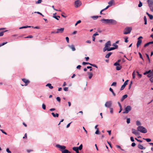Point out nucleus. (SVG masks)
<instances>
[{
	"mask_svg": "<svg viewBox=\"0 0 153 153\" xmlns=\"http://www.w3.org/2000/svg\"><path fill=\"white\" fill-rule=\"evenodd\" d=\"M100 21L102 23L106 24L115 25L117 24L116 20L113 19H102Z\"/></svg>",
	"mask_w": 153,
	"mask_h": 153,
	"instance_id": "1",
	"label": "nucleus"
},
{
	"mask_svg": "<svg viewBox=\"0 0 153 153\" xmlns=\"http://www.w3.org/2000/svg\"><path fill=\"white\" fill-rule=\"evenodd\" d=\"M137 131H140L141 132L145 133L147 132L146 129L144 127L142 126H139L137 128Z\"/></svg>",
	"mask_w": 153,
	"mask_h": 153,
	"instance_id": "2",
	"label": "nucleus"
},
{
	"mask_svg": "<svg viewBox=\"0 0 153 153\" xmlns=\"http://www.w3.org/2000/svg\"><path fill=\"white\" fill-rule=\"evenodd\" d=\"M132 30L131 27H126L124 29L123 33L124 34H127L130 33Z\"/></svg>",
	"mask_w": 153,
	"mask_h": 153,
	"instance_id": "3",
	"label": "nucleus"
},
{
	"mask_svg": "<svg viewBox=\"0 0 153 153\" xmlns=\"http://www.w3.org/2000/svg\"><path fill=\"white\" fill-rule=\"evenodd\" d=\"M111 45V42L110 41H108L105 44V46L103 48V52L107 50L106 49H108Z\"/></svg>",
	"mask_w": 153,
	"mask_h": 153,
	"instance_id": "4",
	"label": "nucleus"
},
{
	"mask_svg": "<svg viewBox=\"0 0 153 153\" xmlns=\"http://www.w3.org/2000/svg\"><path fill=\"white\" fill-rule=\"evenodd\" d=\"M56 147L60 149V150L62 152V151L64 150L66 148V146H65L60 145L59 144H57L56 145Z\"/></svg>",
	"mask_w": 153,
	"mask_h": 153,
	"instance_id": "5",
	"label": "nucleus"
},
{
	"mask_svg": "<svg viewBox=\"0 0 153 153\" xmlns=\"http://www.w3.org/2000/svg\"><path fill=\"white\" fill-rule=\"evenodd\" d=\"M131 110V107L130 105H128L125 108V111H123V114H127L129 111Z\"/></svg>",
	"mask_w": 153,
	"mask_h": 153,
	"instance_id": "6",
	"label": "nucleus"
},
{
	"mask_svg": "<svg viewBox=\"0 0 153 153\" xmlns=\"http://www.w3.org/2000/svg\"><path fill=\"white\" fill-rule=\"evenodd\" d=\"M74 4L75 7L77 8L82 5V3L80 0H77L75 2Z\"/></svg>",
	"mask_w": 153,
	"mask_h": 153,
	"instance_id": "7",
	"label": "nucleus"
},
{
	"mask_svg": "<svg viewBox=\"0 0 153 153\" xmlns=\"http://www.w3.org/2000/svg\"><path fill=\"white\" fill-rule=\"evenodd\" d=\"M112 102L111 101L106 102L105 104V107L108 108H110L112 105Z\"/></svg>",
	"mask_w": 153,
	"mask_h": 153,
	"instance_id": "8",
	"label": "nucleus"
},
{
	"mask_svg": "<svg viewBox=\"0 0 153 153\" xmlns=\"http://www.w3.org/2000/svg\"><path fill=\"white\" fill-rule=\"evenodd\" d=\"M64 28H58L56 29V33H62L64 31Z\"/></svg>",
	"mask_w": 153,
	"mask_h": 153,
	"instance_id": "9",
	"label": "nucleus"
},
{
	"mask_svg": "<svg viewBox=\"0 0 153 153\" xmlns=\"http://www.w3.org/2000/svg\"><path fill=\"white\" fill-rule=\"evenodd\" d=\"M22 81L25 83V86H26L27 85V84L30 82V81L27 79H22Z\"/></svg>",
	"mask_w": 153,
	"mask_h": 153,
	"instance_id": "10",
	"label": "nucleus"
},
{
	"mask_svg": "<svg viewBox=\"0 0 153 153\" xmlns=\"http://www.w3.org/2000/svg\"><path fill=\"white\" fill-rule=\"evenodd\" d=\"M68 46L71 49L72 51H74L76 50V49L74 47V46L73 45H68Z\"/></svg>",
	"mask_w": 153,
	"mask_h": 153,
	"instance_id": "11",
	"label": "nucleus"
},
{
	"mask_svg": "<svg viewBox=\"0 0 153 153\" xmlns=\"http://www.w3.org/2000/svg\"><path fill=\"white\" fill-rule=\"evenodd\" d=\"M142 42V41L141 39H138L137 42V48L140 45Z\"/></svg>",
	"mask_w": 153,
	"mask_h": 153,
	"instance_id": "12",
	"label": "nucleus"
},
{
	"mask_svg": "<svg viewBox=\"0 0 153 153\" xmlns=\"http://www.w3.org/2000/svg\"><path fill=\"white\" fill-rule=\"evenodd\" d=\"M73 150L75 151L76 153H79V149H78V148L76 147H73L72 148Z\"/></svg>",
	"mask_w": 153,
	"mask_h": 153,
	"instance_id": "13",
	"label": "nucleus"
},
{
	"mask_svg": "<svg viewBox=\"0 0 153 153\" xmlns=\"http://www.w3.org/2000/svg\"><path fill=\"white\" fill-rule=\"evenodd\" d=\"M132 133L135 135H137L138 134V132L135 129L132 128Z\"/></svg>",
	"mask_w": 153,
	"mask_h": 153,
	"instance_id": "14",
	"label": "nucleus"
},
{
	"mask_svg": "<svg viewBox=\"0 0 153 153\" xmlns=\"http://www.w3.org/2000/svg\"><path fill=\"white\" fill-rule=\"evenodd\" d=\"M147 1L148 2L149 6L153 5V0H148Z\"/></svg>",
	"mask_w": 153,
	"mask_h": 153,
	"instance_id": "15",
	"label": "nucleus"
},
{
	"mask_svg": "<svg viewBox=\"0 0 153 153\" xmlns=\"http://www.w3.org/2000/svg\"><path fill=\"white\" fill-rule=\"evenodd\" d=\"M99 35V34L97 33V32H96L95 33H94L93 36H92V40L93 41H95V36H98Z\"/></svg>",
	"mask_w": 153,
	"mask_h": 153,
	"instance_id": "16",
	"label": "nucleus"
},
{
	"mask_svg": "<svg viewBox=\"0 0 153 153\" xmlns=\"http://www.w3.org/2000/svg\"><path fill=\"white\" fill-rule=\"evenodd\" d=\"M87 74L89 75V76H88L89 78V79H91L93 76V74L91 72H87Z\"/></svg>",
	"mask_w": 153,
	"mask_h": 153,
	"instance_id": "17",
	"label": "nucleus"
},
{
	"mask_svg": "<svg viewBox=\"0 0 153 153\" xmlns=\"http://www.w3.org/2000/svg\"><path fill=\"white\" fill-rule=\"evenodd\" d=\"M137 147L138 148L141 149H146L145 147H144L143 146L140 144H138Z\"/></svg>",
	"mask_w": 153,
	"mask_h": 153,
	"instance_id": "18",
	"label": "nucleus"
},
{
	"mask_svg": "<svg viewBox=\"0 0 153 153\" xmlns=\"http://www.w3.org/2000/svg\"><path fill=\"white\" fill-rule=\"evenodd\" d=\"M128 97V95L127 94H125L124 95L121 99V102L123 101L126 98Z\"/></svg>",
	"mask_w": 153,
	"mask_h": 153,
	"instance_id": "19",
	"label": "nucleus"
},
{
	"mask_svg": "<svg viewBox=\"0 0 153 153\" xmlns=\"http://www.w3.org/2000/svg\"><path fill=\"white\" fill-rule=\"evenodd\" d=\"M101 16H93L91 17V18L93 19L94 20L97 19L99 17H101Z\"/></svg>",
	"mask_w": 153,
	"mask_h": 153,
	"instance_id": "20",
	"label": "nucleus"
},
{
	"mask_svg": "<svg viewBox=\"0 0 153 153\" xmlns=\"http://www.w3.org/2000/svg\"><path fill=\"white\" fill-rule=\"evenodd\" d=\"M62 153H71V152L67 149H65L64 150L62 151Z\"/></svg>",
	"mask_w": 153,
	"mask_h": 153,
	"instance_id": "21",
	"label": "nucleus"
},
{
	"mask_svg": "<svg viewBox=\"0 0 153 153\" xmlns=\"http://www.w3.org/2000/svg\"><path fill=\"white\" fill-rule=\"evenodd\" d=\"M46 86L48 87L50 89H52L53 88V87L51 86V84L50 83H48L46 85Z\"/></svg>",
	"mask_w": 153,
	"mask_h": 153,
	"instance_id": "22",
	"label": "nucleus"
},
{
	"mask_svg": "<svg viewBox=\"0 0 153 153\" xmlns=\"http://www.w3.org/2000/svg\"><path fill=\"white\" fill-rule=\"evenodd\" d=\"M51 114L54 117H58L59 116V114H58L56 113V114H55L53 112Z\"/></svg>",
	"mask_w": 153,
	"mask_h": 153,
	"instance_id": "23",
	"label": "nucleus"
},
{
	"mask_svg": "<svg viewBox=\"0 0 153 153\" xmlns=\"http://www.w3.org/2000/svg\"><path fill=\"white\" fill-rule=\"evenodd\" d=\"M116 49V48H114V47H111V48H109L107 49H106L107 50L106 51H110L112 50H114V49Z\"/></svg>",
	"mask_w": 153,
	"mask_h": 153,
	"instance_id": "24",
	"label": "nucleus"
},
{
	"mask_svg": "<svg viewBox=\"0 0 153 153\" xmlns=\"http://www.w3.org/2000/svg\"><path fill=\"white\" fill-rule=\"evenodd\" d=\"M112 54V53L111 52L109 53L106 55L105 56V57L106 58H108Z\"/></svg>",
	"mask_w": 153,
	"mask_h": 153,
	"instance_id": "25",
	"label": "nucleus"
},
{
	"mask_svg": "<svg viewBox=\"0 0 153 153\" xmlns=\"http://www.w3.org/2000/svg\"><path fill=\"white\" fill-rule=\"evenodd\" d=\"M109 90L111 92H112L114 96H116V94L114 93L113 91V90L111 88H109Z\"/></svg>",
	"mask_w": 153,
	"mask_h": 153,
	"instance_id": "26",
	"label": "nucleus"
},
{
	"mask_svg": "<svg viewBox=\"0 0 153 153\" xmlns=\"http://www.w3.org/2000/svg\"><path fill=\"white\" fill-rule=\"evenodd\" d=\"M122 68V66L120 65L119 66H117L116 68V70L119 71Z\"/></svg>",
	"mask_w": 153,
	"mask_h": 153,
	"instance_id": "27",
	"label": "nucleus"
},
{
	"mask_svg": "<svg viewBox=\"0 0 153 153\" xmlns=\"http://www.w3.org/2000/svg\"><path fill=\"white\" fill-rule=\"evenodd\" d=\"M114 1V0H111L108 2V4H109V5L110 6V7L112 5Z\"/></svg>",
	"mask_w": 153,
	"mask_h": 153,
	"instance_id": "28",
	"label": "nucleus"
},
{
	"mask_svg": "<svg viewBox=\"0 0 153 153\" xmlns=\"http://www.w3.org/2000/svg\"><path fill=\"white\" fill-rule=\"evenodd\" d=\"M151 72V70H150L148 71H146L143 73L144 75H146L148 74H149Z\"/></svg>",
	"mask_w": 153,
	"mask_h": 153,
	"instance_id": "29",
	"label": "nucleus"
},
{
	"mask_svg": "<svg viewBox=\"0 0 153 153\" xmlns=\"http://www.w3.org/2000/svg\"><path fill=\"white\" fill-rule=\"evenodd\" d=\"M7 30H5L4 31H3L1 32H0V36H2L4 35V33L5 32L7 31Z\"/></svg>",
	"mask_w": 153,
	"mask_h": 153,
	"instance_id": "30",
	"label": "nucleus"
},
{
	"mask_svg": "<svg viewBox=\"0 0 153 153\" xmlns=\"http://www.w3.org/2000/svg\"><path fill=\"white\" fill-rule=\"evenodd\" d=\"M31 26H24L22 27H21L19 28V29H22L23 28H26L27 27H31Z\"/></svg>",
	"mask_w": 153,
	"mask_h": 153,
	"instance_id": "31",
	"label": "nucleus"
},
{
	"mask_svg": "<svg viewBox=\"0 0 153 153\" xmlns=\"http://www.w3.org/2000/svg\"><path fill=\"white\" fill-rule=\"evenodd\" d=\"M144 24L146 25L147 24V20L146 16H144Z\"/></svg>",
	"mask_w": 153,
	"mask_h": 153,
	"instance_id": "32",
	"label": "nucleus"
},
{
	"mask_svg": "<svg viewBox=\"0 0 153 153\" xmlns=\"http://www.w3.org/2000/svg\"><path fill=\"white\" fill-rule=\"evenodd\" d=\"M82 145L81 144L79 147H76L78 148V149L80 150H81L82 149Z\"/></svg>",
	"mask_w": 153,
	"mask_h": 153,
	"instance_id": "33",
	"label": "nucleus"
},
{
	"mask_svg": "<svg viewBox=\"0 0 153 153\" xmlns=\"http://www.w3.org/2000/svg\"><path fill=\"white\" fill-rule=\"evenodd\" d=\"M143 139L144 140H146L148 142H150L151 140V139H150V138H143Z\"/></svg>",
	"mask_w": 153,
	"mask_h": 153,
	"instance_id": "34",
	"label": "nucleus"
},
{
	"mask_svg": "<svg viewBox=\"0 0 153 153\" xmlns=\"http://www.w3.org/2000/svg\"><path fill=\"white\" fill-rule=\"evenodd\" d=\"M141 123L139 121H136V125L138 126H140L141 125Z\"/></svg>",
	"mask_w": 153,
	"mask_h": 153,
	"instance_id": "35",
	"label": "nucleus"
},
{
	"mask_svg": "<svg viewBox=\"0 0 153 153\" xmlns=\"http://www.w3.org/2000/svg\"><path fill=\"white\" fill-rule=\"evenodd\" d=\"M146 55L147 58V59H148L149 63H150V60L149 55L147 53H146Z\"/></svg>",
	"mask_w": 153,
	"mask_h": 153,
	"instance_id": "36",
	"label": "nucleus"
},
{
	"mask_svg": "<svg viewBox=\"0 0 153 153\" xmlns=\"http://www.w3.org/2000/svg\"><path fill=\"white\" fill-rule=\"evenodd\" d=\"M82 64L83 65H90V63L88 62H83L82 63Z\"/></svg>",
	"mask_w": 153,
	"mask_h": 153,
	"instance_id": "37",
	"label": "nucleus"
},
{
	"mask_svg": "<svg viewBox=\"0 0 153 153\" xmlns=\"http://www.w3.org/2000/svg\"><path fill=\"white\" fill-rule=\"evenodd\" d=\"M153 74H152L151 73H150L147 75V77L149 78H151L152 77V76H153Z\"/></svg>",
	"mask_w": 153,
	"mask_h": 153,
	"instance_id": "38",
	"label": "nucleus"
},
{
	"mask_svg": "<svg viewBox=\"0 0 153 153\" xmlns=\"http://www.w3.org/2000/svg\"><path fill=\"white\" fill-rule=\"evenodd\" d=\"M60 17V16H56L54 15V16H53V17H54V18H55L56 19V20H59V18Z\"/></svg>",
	"mask_w": 153,
	"mask_h": 153,
	"instance_id": "39",
	"label": "nucleus"
},
{
	"mask_svg": "<svg viewBox=\"0 0 153 153\" xmlns=\"http://www.w3.org/2000/svg\"><path fill=\"white\" fill-rule=\"evenodd\" d=\"M112 46H114V48H116V49L118 48V46L116 44V43H114L112 44Z\"/></svg>",
	"mask_w": 153,
	"mask_h": 153,
	"instance_id": "40",
	"label": "nucleus"
},
{
	"mask_svg": "<svg viewBox=\"0 0 153 153\" xmlns=\"http://www.w3.org/2000/svg\"><path fill=\"white\" fill-rule=\"evenodd\" d=\"M126 85H125L124 84H123L122 86L120 88V90H123L125 87Z\"/></svg>",
	"mask_w": 153,
	"mask_h": 153,
	"instance_id": "41",
	"label": "nucleus"
},
{
	"mask_svg": "<svg viewBox=\"0 0 153 153\" xmlns=\"http://www.w3.org/2000/svg\"><path fill=\"white\" fill-rule=\"evenodd\" d=\"M7 43V42H3V43H1L0 44V47H1L2 46H3V45H5V44H6Z\"/></svg>",
	"mask_w": 153,
	"mask_h": 153,
	"instance_id": "42",
	"label": "nucleus"
},
{
	"mask_svg": "<svg viewBox=\"0 0 153 153\" xmlns=\"http://www.w3.org/2000/svg\"><path fill=\"white\" fill-rule=\"evenodd\" d=\"M90 65L91 66H92L93 67H95L97 68L98 67H97V65L94 64H91V63H90Z\"/></svg>",
	"mask_w": 153,
	"mask_h": 153,
	"instance_id": "43",
	"label": "nucleus"
},
{
	"mask_svg": "<svg viewBox=\"0 0 153 153\" xmlns=\"http://www.w3.org/2000/svg\"><path fill=\"white\" fill-rule=\"evenodd\" d=\"M132 77L133 79L135 78V71H134L132 74Z\"/></svg>",
	"mask_w": 153,
	"mask_h": 153,
	"instance_id": "44",
	"label": "nucleus"
},
{
	"mask_svg": "<svg viewBox=\"0 0 153 153\" xmlns=\"http://www.w3.org/2000/svg\"><path fill=\"white\" fill-rule=\"evenodd\" d=\"M100 131L98 130V128H97V130L96 131L95 133L97 134H100Z\"/></svg>",
	"mask_w": 153,
	"mask_h": 153,
	"instance_id": "45",
	"label": "nucleus"
},
{
	"mask_svg": "<svg viewBox=\"0 0 153 153\" xmlns=\"http://www.w3.org/2000/svg\"><path fill=\"white\" fill-rule=\"evenodd\" d=\"M149 7H150L151 11L153 12V5H152L151 6Z\"/></svg>",
	"mask_w": 153,
	"mask_h": 153,
	"instance_id": "46",
	"label": "nucleus"
},
{
	"mask_svg": "<svg viewBox=\"0 0 153 153\" xmlns=\"http://www.w3.org/2000/svg\"><path fill=\"white\" fill-rule=\"evenodd\" d=\"M42 107L43 109L45 110L46 109V105L44 104H42Z\"/></svg>",
	"mask_w": 153,
	"mask_h": 153,
	"instance_id": "47",
	"label": "nucleus"
},
{
	"mask_svg": "<svg viewBox=\"0 0 153 153\" xmlns=\"http://www.w3.org/2000/svg\"><path fill=\"white\" fill-rule=\"evenodd\" d=\"M142 6V3L140 1H139V3L138 5V7H141Z\"/></svg>",
	"mask_w": 153,
	"mask_h": 153,
	"instance_id": "48",
	"label": "nucleus"
},
{
	"mask_svg": "<svg viewBox=\"0 0 153 153\" xmlns=\"http://www.w3.org/2000/svg\"><path fill=\"white\" fill-rule=\"evenodd\" d=\"M42 1V0H38L37 1H36V4H39L41 3Z\"/></svg>",
	"mask_w": 153,
	"mask_h": 153,
	"instance_id": "49",
	"label": "nucleus"
},
{
	"mask_svg": "<svg viewBox=\"0 0 153 153\" xmlns=\"http://www.w3.org/2000/svg\"><path fill=\"white\" fill-rule=\"evenodd\" d=\"M116 84H117V82H113L112 83V84L111 85V86H116Z\"/></svg>",
	"mask_w": 153,
	"mask_h": 153,
	"instance_id": "50",
	"label": "nucleus"
},
{
	"mask_svg": "<svg viewBox=\"0 0 153 153\" xmlns=\"http://www.w3.org/2000/svg\"><path fill=\"white\" fill-rule=\"evenodd\" d=\"M136 73H137V75H138V76H139V77H140V78H141L142 76V75L141 74H140L139 73V72L138 71H137L136 72Z\"/></svg>",
	"mask_w": 153,
	"mask_h": 153,
	"instance_id": "51",
	"label": "nucleus"
},
{
	"mask_svg": "<svg viewBox=\"0 0 153 153\" xmlns=\"http://www.w3.org/2000/svg\"><path fill=\"white\" fill-rule=\"evenodd\" d=\"M139 54L140 56V57L143 60V59L142 57V55L139 52Z\"/></svg>",
	"mask_w": 153,
	"mask_h": 153,
	"instance_id": "52",
	"label": "nucleus"
},
{
	"mask_svg": "<svg viewBox=\"0 0 153 153\" xmlns=\"http://www.w3.org/2000/svg\"><path fill=\"white\" fill-rule=\"evenodd\" d=\"M81 21L80 20H78V21H77V22L76 23V24H75V26H76L78 24H79L80 23H81Z\"/></svg>",
	"mask_w": 153,
	"mask_h": 153,
	"instance_id": "53",
	"label": "nucleus"
},
{
	"mask_svg": "<svg viewBox=\"0 0 153 153\" xmlns=\"http://www.w3.org/2000/svg\"><path fill=\"white\" fill-rule=\"evenodd\" d=\"M116 147H117V148H119V149H120L121 150H122V151H124V149H122L121 148V147H120V146H119V145H117V146H116Z\"/></svg>",
	"mask_w": 153,
	"mask_h": 153,
	"instance_id": "54",
	"label": "nucleus"
},
{
	"mask_svg": "<svg viewBox=\"0 0 153 153\" xmlns=\"http://www.w3.org/2000/svg\"><path fill=\"white\" fill-rule=\"evenodd\" d=\"M6 151L8 153H11V151L9 150V149L8 148H7Z\"/></svg>",
	"mask_w": 153,
	"mask_h": 153,
	"instance_id": "55",
	"label": "nucleus"
},
{
	"mask_svg": "<svg viewBox=\"0 0 153 153\" xmlns=\"http://www.w3.org/2000/svg\"><path fill=\"white\" fill-rule=\"evenodd\" d=\"M56 99L59 102H60L61 101L60 98L59 97H57L56 98Z\"/></svg>",
	"mask_w": 153,
	"mask_h": 153,
	"instance_id": "56",
	"label": "nucleus"
},
{
	"mask_svg": "<svg viewBox=\"0 0 153 153\" xmlns=\"http://www.w3.org/2000/svg\"><path fill=\"white\" fill-rule=\"evenodd\" d=\"M148 16L149 17V19H150L152 20V19H153V15H151V14H150Z\"/></svg>",
	"mask_w": 153,
	"mask_h": 153,
	"instance_id": "57",
	"label": "nucleus"
},
{
	"mask_svg": "<svg viewBox=\"0 0 153 153\" xmlns=\"http://www.w3.org/2000/svg\"><path fill=\"white\" fill-rule=\"evenodd\" d=\"M120 64L119 63H118V62H115L114 64V65L116 66H117L120 65Z\"/></svg>",
	"mask_w": 153,
	"mask_h": 153,
	"instance_id": "58",
	"label": "nucleus"
},
{
	"mask_svg": "<svg viewBox=\"0 0 153 153\" xmlns=\"http://www.w3.org/2000/svg\"><path fill=\"white\" fill-rule=\"evenodd\" d=\"M0 131H1L2 133L5 134V135L7 134V133L6 132L4 131L3 130L0 129Z\"/></svg>",
	"mask_w": 153,
	"mask_h": 153,
	"instance_id": "59",
	"label": "nucleus"
},
{
	"mask_svg": "<svg viewBox=\"0 0 153 153\" xmlns=\"http://www.w3.org/2000/svg\"><path fill=\"white\" fill-rule=\"evenodd\" d=\"M132 83V81H131L130 82V83L129 84V86H128V89H130L131 88Z\"/></svg>",
	"mask_w": 153,
	"mask_h": 153,
	"instance_id": "60",
	"label": "nucleus"
},
{
	"mask_svg": "<svg viewBox=\"0 0 153 153\" xmlns=\"http://www.w3.org/2000/svg\"><path fill=\"white\" fill-rule=\"evenodd\" d=\"M110 109V113L111 114H113V109L112 108H109Z\"/></svg>",
	"mask_w": 153,
	"mask_h": 153,
	"instance_id": "61",
	"label": "nucleus"
},
{
	"mask_svg": "<svg viewBox=\"0 0 153 153\" xmlns=\"http://www.w3.org/2000/svg\"><path fill=\"white\" fill-rule=\"evenodd\" d=\"M87 69H90V71H92V67L91 66H88L87 67Z\"/></svg>",
	"mask_w": 153,
	"mask_h": 153,
	"instance_id": "62",
	"label": "nucleus"
},
{
	"mask_svg": "<svg viewBox=\"0 0 153 153\" xmlns=\"http://www.w3.org/2000/svg\"><path fill=\"white\" fill-rule=\"evenodd\" d=\"M130 119L129 118H128L127 119L126 122H127V123L128 124H129L130 123Z\"/></svg>",
	"mask_w": 153,
	"mask_h": 153,
	"instance_id": "63",
	"label": "nucleus"
},
{
	"mask_svg": "<svg viewBox=\"0 0 153 153\" xmlns=\"http://www.w3.org/2000/svg\"><path fill=\"white\" fill-rule=\"evenodd\" d=\"M150 82L152 83L153 82V77H152L151 78H150Z\"/></svg>",
	"mask_w": 153,
	"mask_h": 153,
	"instance_id": "64",
	"label": "nucleus"
}]
</instances>
